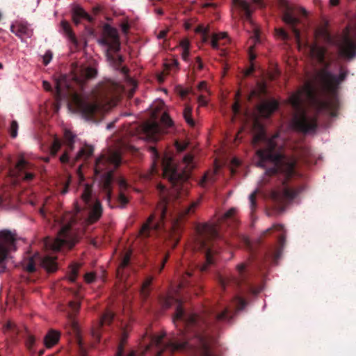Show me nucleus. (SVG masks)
<instances>
[{"label":"nucleus","mask_w":356,"mask_h":356,"mask_svg":"<svg viewBox=\"0 0 356 356\" xmlns=\"http://www.w3.org/2000/svg\"><path fill=\"white\" fill-rule=\"evenodd\" d=\"M152 279L151 277L147 278L143 282V284L142 285L140 293L144 298H147L149 295V287L152 284Z\"/></svg>","instance_id":"40"},{"label":"nucleus","mask_w":356,"mask_h":356,"mask_svg":"<svg viewBox=\"0 0 356 356\" xmlns=\"http://www.w3.org/2000/svg\"><path fill=\"white\" fill-rule=\"evenodd\" d=\"M266 92V83L264 81H258L256 88L251 92V96L261 98L263 95H265Z\"/></svg>","instance_id":"32"},{"label":"nucleus","mask_w":356,"mask_h":356,"mask_svg":"<svg viewBox=\"0 0 356 356\" xmlns=\"http://www.w3.org/2000/svg\"><path fill=\"white\" fill-rule=\"evenodd\" d=\"M119 188H120V193L118 197V203L119 204L120 208H124L126 205L129 202L128 198L125 196V195L123 193V190H126L128 187V184L127 183V181L123 177H118L116 180Z\"/></svg>","instance_id":"23"},{"label":"nucleus","mask_w":356,"mask_h":356,"mask_svg":"<svg viewBox=\"0 0 356 356\" xmlns=\"http://www.w3.org/2000/svg\"><path fill=\"white\" fill-rule=\"evenodd\" d=\"M79 269V265L76 264H74L71 265L69 273H68V279L70 282H74L76 281V277L78 276Z\"/></svg>","instance_id":"39"},{"label":"nucleus","mask_w":356,"mask_h":356,"mask_svg":"<svg viewBox=\"0 0 356 356\" xmlns=\"http://www.w3.org/2000/svg\"><path fill=\"white\" fill-rule=\"evenodd\" d=\"M236 210L234 208L228 210L223 216L224 220L231 219L234 217Z\"/></svg>","instance_id":"58"},{"label":"nucleus","mask_w":356,"mask_h":356,"mask_svg":"<svg viewBox=\"0 0 356 356\" xmlns=\"http://www.w3.org/2000/svg\"><path fill=\"white\" fill-rule=\"evenodd\" d=\"M60 26L63 33L68 38L69 41L76 47H79V41L76 38L70 24L66 21H62Z\"/></svg>","instance_id":"24"},{"label":"nucleus","mask_w":356,"mask_h":356,"mask_svg":"<svg viewBox=\"0 0 356 356\" xmlns=\"http://www.w3.org/2000/svg\"><path fill=\"white\" fill-rule=\"evenodd\" d=\"M18 124L17 121L13 120L10 127V134L12 138H15L17 136Z\"/></svg>","instance_id":"47"},{"label":"nucleus","mask_w":356,"mask_h":356,"mask_svg":"<svg viewBox=\"0 0 356 356\" xmlns=\"http://www.w3.org/2000/svg\"><path fill=\"white\" fill-rule=\"evenodd\" d=\"M350 28H346V33L339 46V54L346 59L350 60L356 56V42L349 36Z\"/></svg>","instance_id":"17"},{"label":"nucleus","mask_w":356,"mask_h":356,"mask_svg":"<svg viewBox=\"0 0 356 356\" xmlns=\"http://www.w3.org/2000/svg\"><path fill=\"white\" fill-rule=\"evenodd\" d=\"M131 254L127 253L122 258L121 263L120 264V268H124L129 266L130 263Z\"/></svg>","instance_id":"50"},{"label":"nucleus","mask_w":356,"mask_h":356,"mask_svg":"<svg viewBox=\"0 0 356 356\" xmlns=\"http://www.w3.org/2000/svg\"><path fill=\"white\" fill-rule=\"evenodd\" d=\"M93 147L90 145H85L82 147L76 154L75 157V161H77L80 159H88L90 157L93 153Z\"/></svg>","instance_id":"34"},{"label":"nucleus","mask_w":356,"mask_h":356,"mask_svg":"<svg viewBox=\"0 0 356 356\" xmlns=\"http://www.w3.org/2000/svg\"><path fill=\"white\" fill-rule=\"evenodd\" d=\"M95 277H96L95 274L93 273H87L84 275L85 281L89 284L93 282L95 280Z\"/></svg>","instance_id":"56"},{"label":"nucleus","mask_w":356,"mask_h":356,"mask_svg":"<svg viewBox=\"0 0 356 356\" xmlns=\"http://www.w3.org/2000/svg\"><path fill=\"white\" fill-rule=\"evenodd\" d=\"M40 264L43 267L48 273L55 272L58 267L56 259L53 257L48 255L41 256L37 253L32 257L26 266V270L29 273H33L35 271V265Z\"/></svg>","instance_id":"13"},{"label":"nucleus","mask_w":356,"mask_h":356,"mask_svg":"<svg viewBox=\"0 0 356 356\" xmlns=\"http://www.w3.org/2000/svg\"><path fill=\"white\" fill-rule=\"evenodd\" d=\"M161 123L165 128L171 127L173 125L172 120L167 113H163L161 117Z\"/></svg>","instance_id":"42"},{"label":"nucleus","mask_w":356,"mask_h":356,"mask_svg":"<svg viewBox=\"0 0 356 356\" xmlns=\"http://www.w3.org/2000/svg\"><path fill=\"white\" fill-rule=\"evenodd\" d=\"M179 286L180 288H194V292L196 295H199L197 291L201 290V286L197 284L196 279L191 271H187L185 275H183Z\"/></svg>","instance_id":"22"},{"label":"nucleus","mask_w":356,"mask_h":356,"mask_svg":"<svg viewBox=\"0 0 356 356\" xmlns=\"http://www.w3.org/2000/svg\"><path fill=\"white\" fill-rule=\"evenodd\" d=\"M164 309L177 304L174 323L182 337H177L168 343L164 335L151 338L156 348V356H169L175 352L189 353L197 356H217L211 349V343L224 324H232L236 312L227 306L206 308L201 314L187 313L178 298L168 294L159 299Z\"/></svg>","instance_id":"1"},{"label":"nucleus","mask_w":356,"mask_h":356,"mask_svg":"<svg viewBox=\"0 0 356 356\" xmlns=\"http://www.w3.org/2000/svg\"><path fill=\"white\" fill-rule=\"evenodd\" d=\"M185 165L184 170H179L174 166L171 161H162L163 175L172 185L169 195H165V188L159 186L161 197L155 211L151 214L147 221L142 225L139 232L140 237L145 238L151 236L152 232L159 231L163 227L164 221L169 211L172 200H179L187 193L186 182L190 177L191 171L195 168L193 156L186 154L183 158Z\"/></svg>","instance_id":"4"},{"label":"nucleus","mask_w":356,"mask_h":356,"mask_svg":"<svg viewBox=\"0 0 356 356\" xmlns=\"http://www.w3.org/2000/svg\"><path fill=\"white\" fill-rule=\"evenodd\" d=\"M75 135H74L70 131H65L64 134V140L66 147H67L70 150H73L74 149V143Z\"/></svg>","instance_id":"37"},{"label":"nucleus","mask_w":356,"mask_h":356,"mask_svg":"<svg viewBox=\"0 0 356 356\" xmlns=\"http://www.w3.org/2000/svg\"><path fill=\"white\" fill-rule=\"evenodd\" d=\"M235 300H236V304L238 305V309H239V310L243 309L245 307V306L246 305V302L243 298L236 296L235 298Z\"/></svg>","instance_id":"55"},{"label":"nucleus","mask_w":356,"mask_h":356,"mask_svg":"<svg viewBox=\"0 0 356 356\" xmlns=\"http://www.w3.org/2000/svg\"><path fill=\"white\" fill-rule=\"evenodd\" d=\"M98 43L106 47L105 56L107 61L113 67L118 69L124 62L123 56L115 55L121 49V43L118 30L109 24H105Z\"/></svg>","instance_id":"8"},{"label":"nucleus","mask_w":356,"mask_h":356,"mask_svg":"<svg viewBox=\"0 0 356 356\" xmlns=\"http://www.w3.org/2000/svg\"><path fill=\"white\" fill-rule=\"evenodd\" d=\"M10 31L15 35H16L17 36L20 37V38L24 35H29L28 27L22 23H16V24H12L10 26Z\"/></svg>","instance_id":"29"},{"label":"nucleus","mask_w":356,"mask_h":356,"mask_svg":"<svg viewBox=\"0 0 356 356\" xmlns=\"http://www.w3.org/2000/svg\"><path fill=\"white\" fill-rule=\"evenodd\" d=\"M277 232V243L279 245V248H273L268 253V259H271L273 262H276L281 256L282 250L284 246L286 241V231L282 225L280 224H275L271 227L267 229L265 232L262 233L259 240V243H261V240L264 237H265L267 234Z\"/></svg>","instance_id":"12"},{"label":"nucleus","mask_w":356,"mask_h":356,"mask_svg":"<svg viewBox=\"0 0 356 356\" xmlns=\"http://www.w3.org/2000/svg\"><path fill=\"white\" fill-rule=\"evenodd\" d=\"M72 19L74 23L76 24H79V23H81L82 19L86 20L89 22L92 21V17L83 8L79 7L74 9Z\"/></svg>","instance_id":"25"},{"label":"nucleus","mask_w":356,"mask_h":356,"mask_svg":"<svg viewBox=\"0 0 356 356\" xmlns=\"http://www.w3.org/2000/svg\"><path fill=\"white\" fill-rule=\"evenodd\" d=\"M122 162L121 152L109 149L106 154L97 159L95 165V175L100 179L104 190L110 199L112 193L111 186L114 180L113 172Z\"/></svg>","instance_id":"7"},{"label":"nucleus","mask_w":356,"mask_h":356,"mask_svg":"<svg viewBox=\"0 0 356 356\" xmlns=\"http://www.w3.org/2000/svg\"><path fill=\"white\" fill-rule=\"evenodd\" d=\"M279 107V103L277 100L273 99L262 102L258 106V111L264 118H269Z\"/></svg>","instance_id":"21"},{"label":"nucleus","mask_w":356,"mask_h":356,"mask_svg":"<svg viewBox=\"0 0 356 356\" xmlns=\"http://www.w3.org/2000/svg\"><path fill=\"white\" fill-rule=\"evenodd\" d=\"M233 3L244 12L245 19L250 21L252 10L250 3L245 0H233Z\"/></svg>","instance_id":"27"},{"label":"nucleus","mask_w":356,"mask_h":356,"mask_svg":"<svg viewBox=\"0 0 356 356\" xmlns=\"http://www.w3.org/2000/svg\"><path fill=\"white\" fill-rule=\"evenodd\" d=\"M76 216L71 213H66L61 216H56L55 221L60 224V229L57 237L52 240L49 238L44 241L47 248L53 251H65L71 250L78 242V238L72 230V225L76 222Z\"/></svg>","instance_id":"6"},{"label":"nucleus","mask_w":356,"mask_h":356,"mask_svg":"<svg viewBox=\"0 0 356 356\" xmlns=\"http://www.w3.org/2000/svg\"><path fill=\"white\" fill-rule=\"evenodd\" d=\"M114 318V314L110 310H106L101 316L98 327H102L104 325H110Z\"/></svg>","instance_id":"36"},{"label":"nucleus","mask_w":356,"mask_h":356,"mask_svg":"<svg viewBox=\"0 0 356 356\" xmlns=\"http://www.w3.org/2000/svg\"><path fill=\"white\" fill-rule=\"evenodd\" d=\"M181 45L183 47L182 58L186 61L189 56V42L188 40L183 41Z\"/></svg>","instance_id":"45"},{"label":"nucleus","mask_w":356,"mask_h":356,"mask_svg":"<svg viewBox=\"0 0 356 356\" xmlns=\"http://www.w3.org/2000/svg\"><path fill=\"white\" fill-rule=\"evenodd\" d=\"M15 168L19 174V176L24 181H30L34 178V173L30 171L32 168V165L25 159H21L16 164Z\"/></svg>","instance_id":"20"},{"label":"nucleus","mask_w":356,"mask_h":356,"mask_svg":"<svg viewBox=\"0 0 356 356\" xmlns=\"http://www.w3.org/2000/svg\"><path fill=\"white\" fill-rule=\"evenodd\" d=\"M143 129L146 140L149 142L159 140L160 136L164 133L161 125L156 122H146Z\"/></svg>","instance_id":"19"},{"label":"nucleus","mask_w":356,"mask_h":356,"mask_svg":"<svg viewBox=\"0 0 356 356\" xmlns=\"http://www.w3.org/2000/svg\"><path fill=\"white\" fill-rule=\"evenodd\" d=\"M70 181L65 182L61 187L60 192L62 195L66 194L69 191Z\"/></svg>","instance_id":"61"},{"label":"nucleus","mask_w":356,"mask_h":356,"mask_svg":"<svg viewBox=\"0 0 356 356\" xmlns=\"http://www.w3.org/2000/svg\"><path fill=\"white\" fill-rule=\"evenodd\" d=\"M72 150H70L67 147H66L64 153L60 156V161L62 163H67L70 160L69 153Z\"/></svg>","instance_id":"51"},{"label":"nucleus","mask_w":356,"mask_h":356,"mask_svg":"<svg viewBox=\"0 0 356 356\" xmlns=\"http://www.w3.org/2000/svg\"><path fill=\"white\" fill-rule=\"evenodd\" d=\"M228 40L227 34L226 33H220L213 34L211 38V44L213 49H219L220 45H224L225 42H221V40Z\"/></svg>","instance_id":"28"},{"label":"nucleus","mask_w":356,"mask_h":356,"mask_svg":"<svg viewBox=\"0 0 356 356\" xmlns=\"http://www.w3.org/2000/svg\"><path fill=\"white\" fill-rule=\"evenodd\" d=\"M256 58V55L252 51V50L250 49V52H249V59H250V61L251 62V65L250 67L245 71V76H250L251 75L254 71V64L252 63V61Z\"/></svg>","instance_id":"43"},{"label":"nucleus","mask_w":356,"mask_h":356,"mask_svg":"<svg viewBox=\"0 0 356 356\" xmlns=\"http://www.w3.org/2000/svg\"><path fill=\"white\" fill-rule=\"evenodd\" d=\"M5 328L7 331H10L11 332L10 337L13 338V341H15V338H16L17 335L18 334V330H17L16 325L11 322H8L6 325Z\"/></svg>","instance_id":"41"},{"label":"nucleus","mask_w":356,"mask_h":356,"mask_svg":"<svg viewBox=\"0 0 356 356\" xmlns=\"http://www.w3.org/2000/svg\"><path fill=\"white\" fill-rule=\"evenodd\" d=\"M54 95L57 102L64 99H70V105L88 120L97 121L111 106L110 101L102 102L96 99L90 102L82 98L72 88L66 76H62L55 81Z\"/></svg>","instance_id":"5"},{"label":"nucleus","mask_w":356,"mask_h":356,"mask_svg":"<svg viewBox=\"0 0 356 356\" xmlns=\"http://www.w3.org/2000/svg\"><path fill=\"white\" fill-rule=\"evenodd\" d=\"M196 33H201L202 35V40L205 42L207 40L209 37V29L205 28L203 25H199L196 29Z\"/></svg>","instance_id":"44"},{"label":"nucleus","mask_w":356,"mask_h":356,"mask_svg":"<svg viewBox=\"0 0 356 356\" xmlns=\"http://www.w3.org/2000/svg\"><path fill=\"white\" fill-rule=\"evenodd\" d=\"M187 146H188V144L186 143H181L179 142L176 143V147L179 152L184 151L187 148Z\"/></svg>","instance_id":"62"},{"label":"nucleus","mask_w":356,"mask_h":356,"mask_svg":"<svg viewBox=\"0 0 356 356\" xmlns=\"http://www.w3.org/2000/svg\"><path fill=\"white\" fill-rule=\"evenodd\" d=\"M192 111L193 108L191 106L186 105L183 111V116L186 123L193 127L195 125V122L192 118Z\"/></svg>","instance_id":"35"},{"label":"nucleus","mask_w":356,"mask_h":356,"mask_svg":"<svg viewBox=\"0 0 356 356\" xmlns=\"http://www.w3.org/2000/svg\"><path fill=\"white\" fill-rule=\"evenodd\" d=\"M197 205L198 202H192L189 204L183 206L179 211L180 218H185L193 213Z\"/></svg>","instance_id":"31"},{"label":"nucleus","mask_w":356,"mask_h":356,"mask_svg":"<svg viewBox=\"0 0 356 356\" xmlns=\"http://www.w3.org/2000/svg\"><path fill=\"white\" fill-rule=\"evenodd\" d=\"M35 339L33 335H29L26 340V346L27 348L31 351L35 345Z\"/></svg>","instance_id":"49"},{"label":"nucleus","mask_w":356,"mask_h":356,"mask_svg":"<svg viewBox=\"0 0 356 356\" xmlns=\"http://www.w3.org/2000/svg\"><path fill=\"white\" fill-rule=\"evenodd\" d=\"M148 150L151 154V156L152 158V165L154 168V170H156V165L160 161V154L155 147L149 146L148 147Z\"/></svg>","instance_id":"38"},{"label":"nucleus","mask_w":356,"mask_h":356,"mask_svg":"<svg viewBox=\"0 0 356 356\" xmlns=\"http://www.w3.org/2000/svg\"><path fill=\"white\" fill-rule=\"evenodd\" d=\"M256 194L257 191L252 193L249 196V200L250 202V207L252 210H254L256 207Z\"/></svg>","instance_id":"54"},{"label":"nucleus","mask_w":356,"mask_h":356,"mask_svg":"<svg viewBox=\"0 0 356 356\" xmlns=\"http://www.w3.org/2000/svg\"><path fill=\"white\" fill-rule=\"evenodd\" d=\"M53 54L50 50L46 51L43 56V63L44 65H47L52 59Z\"/></svg>","instance_id":"53"},{"label":"nucleus","mask_w":356,"mask_h":356,"mask_svg":"<svg viewBox=\"0 0 356 356\" xmlns=\"http://www.w3.org/2000/svg\"><path fill=\"white\" fill-rule=\"evenodd\" d=\"M194 67H197V70H202L203 69L204 65L202 62V59L200 57L197 56L195 58V63L194 64Z\"/></svg>","instance_id":"60"},{"label":"nucleus","mask_w":356,"mask_h":356,"mask_svg":"<svg viewBox=\"0 0 356 356\" xmlns=\"http://www.w3.org/2000/svg\"><path fill=\"white\" fill-rule=\"evenodd\" d=\"M60 143L58 139H55L51 147V152L53 155H56L60 148Z\"/></svg>","instance_id":"48"},{"label":"nucleus","mask_w":356,"mask_h":356,"mask_svg":"<svg viewBox=\"0 0 356 356\" xmlns=\"http://www.w3.org/2000/svg\"><path fill=\"white\" fill-rule=\"evenodd\" d=\"M122 31L124 34L127 35L129 33L130 25L127 22H124L120 25Z\"/></svg>","instance_id":"59"},{"label":"nucleus","mask_w":356,"mask_h":356,"mask_svg":"<svg viewBox=\"0 0 356 356\" xmlns=\"http://www.w3.org/2000/svg\"><path fill=\"white\" fill-rule=\"evenodd\" d=\"M84 203L83 209L88 211L87 222L93 224L97 222L102 216L103 207L100 201L92 196V186L86 184L81 195Z\"/></svg>","instance_id":"10"},{"label":"nucleus","mask_w":356,"mask_h":356,"mask_svg":"<svg viewBox=\"0 0 356 356\" xmlns=\"http://www.w3.org/2000/svg\"><path fill=\"white\" fill-rule=\"evenodd\" d=\"M282 19L291 29L296 41L300 47L301 45V33L297 28V25L300 24L301 21L299 17L296 16L295 10L292 7L288 5L286 6L283 13Z\"/></svg>","instance_id":"14"},{"label":"nucleus","mask_w":356,"mask_h":356,"mask_svg":"<svg viewBox=\"0 0 356 356\" xmlns=\"http://www.w3.org/2000/svg\"><path fill=\"white\" fill-rule=\"evenodd\" d=\"M198 236L197 245L204 252L205 263L200 267V271H206L208 266L214 262V256L217 251L213 243L210 244V240L218 237L216 228L208 224L198 227L197 229Z\"/></svg>","instance_id":"9"},{"label":"nucleus","mask_w":356,"mask_h":356,"mask_svg":"<svg viewBox=\"0 0 356 356\" xmlns=\"http://www.w3.org/2000/svg\"><path fill=\"white\" fill-rule=\"evenodd\" d=\"M277 34L284 40H287L289 38L288 33L283 29H278Z\"/></svg>","instance_id":"63"},{"label":"nucleus","mask_w":356,"mask_h":356,"mask_svg":"<svg viewBox=\"0 0 356 356\" xmlns=\"http://www.w3.org/2000/svg\"><path fill=\"white\" fill-rule=\"evenodd\" d=\"M60 333L55 330H50L44 339V345L47 348H51L56 345L60 339Z\"/></svg>","instance_id":"26"},{"label":"nucleus","mask_w":356,"mask_h":356,"mask_svg":"<svg viewBox=\"0 0 356 356\" xmlns=\"http://www.w3.org/2000/svg\"><path fill=\"white\" fill-rule=\"evenodd\" d=\"M17 234L8 229L0 230V275L5 272L10 252L16 250Z\"/></svg>","instance_id":"11"},{"label":"nucleus","mask_w":356,"mask_h":356,"mask_svg":"<svg viewBox=\"0 0 356 356\" xmlns=\"http://www.w3.org/2000/svg\"><path fill=\"white\" fill-rule=\"evenodd\" d=\"M236 270L238 274V277H232L229 278H225L221 276L219 277V283L222 290H226L227 287L230 285H233L234 287L239 286L246 282L247 271L245 264H238L236 266Z\"/></svg>","instance_id":"15"},{"label":"nucleus","mask_w":356,"mask_h":356,"mask_svg":"<svg viewBox=\"0 0 356 356\" xmlns=\"http://www.w3.org/2000/svg\"><path fill=\"white\" fill-rule=\"evenodd\" d=\"M179 63L177 59H172L168 63H165V67L168 69L177 68Z\"/></svg>","instance_id":"57"},{"label":"nucleus","mask_w":356,"mask_h":356,"mask_svg":"<svg viewBox=\"0 0 356 356\" xmlns=\"http://www.w3.org/2000/svg\"><path fill=\"white\" fill-rule=\"evenodd\" d=\"M96 69L89 66H77L73 70L72 79L80 86H83L87 81L96 76Z\"/></svg>","instance_id":"16"},{"label":"nucleus","mask_w":356,"mask_h":356,"mask_svg":"<svg viewBox=\"0 0 356 356\" xmlns=\"http://www.w3.org/2000/svg\"><path fill=\"white\" fill-rule=\"evenodd\" d=\"M80 309V303L76 301H70L67 306V316L71 323V328L76 337V340L80 348H82V341L79 334V329L74 317L79 312Z\"/></svg>","instance_id":"18"},{"label":"nucleus","mask_w":356,"mask_h":356,"mask_svg":"<svg viewBox=\"0 0 356 356\" xmlns=\"http://www.w3.org/2000/svg\"><path fill=\"white\" fill-rule=\"evenodd\" d=\"M309 54L319 64L323 65V68L317 73L318 82L323 91L327 95L325 99H322L312 95L311 99L312 107L314 111L312 117L307 115L302 108V101L299 95H293L290 98L292 107L297 111L293 118L294 128L303 134L314 133L318 127V118L320 114H328L331 117L337 115V110L339 108V90L340 84L344 81L348 76V71L343 65L339 67L338 76L329 71L330 63L326 62L325 48L317 44H309Z\"/></svg>","instance_id":"2"},{"label":"nucleus","mask_w":356,"mask_h":356,"mask_svg":"<svg viewBox=\"0 0 356 356\" xmlns=\"http://www.w3.org/2000/svg\"><path fill=\"white\" fill-rule=\"evenodd\" d=\"M191 92L188 88L181 89L179 92V95L182 98H185Z\"/></svg>","instance_id":"64"},{"label":"nucleus","mask_w":356,"mask_h":356,"mask_svg":"<svg viewBox=\"0 0 356 356\" xmlns=\"http://www.w3.org/2000/svg\"><path fill=\"white\" fill-rule=\"evenodd\" d=\"M170 254L169 253H166L160 260L158 266L156 267L158 273H160L163 269L166 262L169 259Z\"/></svg>","instance_id":"46"},{"label":"nucleus","mask_w":356,"mask_h":356,"mask_svg":"<svg viewBox=\"0 0 356 356\" xmlns=\"http://www.w3.org/2000/svg\"><path fill=\"white\" fill-rule=\"evenodd\" d=\"M128 338V332L126 330H124L122 334V337L120 339V341L118 348V351L116 353V356H124V346L127 342ZM126 356H136L135 351H131Z\"/></svg>","instance_id":"30"},{"label":"nucleus","mask_w":356,"mask_h":356,"mask_svg":"<svg viewBox=\"0 0 356 356\" xmlns=\"http://www.w3.org/2000/svg\"><path fill=\"white\" fill-rule=\"evenodd\" d=\"M278 133L268 137L265 130L261 127L252 138V145L256 146L261 143L262 146L257 149L258 159L257 165L265 169L268 176H279L283 178L282 187L271 191L270 198L277 209L282 211L286 205L291 202L303 190V186L296 188L287 186V181L296 174L297 159L293 156L282 153V147L278 145Z\"/></svg>","instance_id":"3"},{"label":"nucleus","mask_w":356,"mask_h":356,"mask_svg":"<svg viewBox=\"0 0 356 356\" xmlns=\"http://www.w3.org/2000/svg\"><path fill=\"white\" fill-rule=\"evenodd\" d=\"M207 181H214L213 175H209L208 173L205 174L200 181V184L202 186H204Z\"/></svg>","instance_id":"52"},{"label":"nucleus","mask_w":356,"mask_h":356,"mask_svg":"<svg viewBox=\"0 0 356 356\" xmlns=\"http://www.w3.org/2000/svg\"><path fill=\"white\" fill-rule=\"evenodd\" d=\"M170 228L173 229L172 232L170 234L171 241H172V248H175L178 244L180 239V232L178 228L177 223H172L170 225Z\"/></svg>","instance_id":"33"}]
</instances>
